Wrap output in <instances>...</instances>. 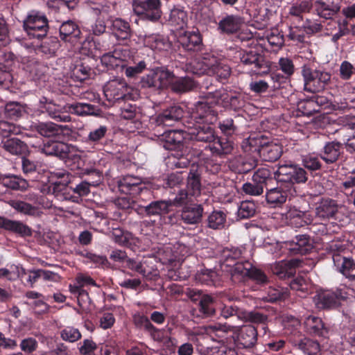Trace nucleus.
I'll return each instance as SVG.
<instances>
[{
    "label": "nucleus",
    "instance_id": "44",
    "mask_svg": "<svg viewBox=\"0 0 355 355\" xmlns=\"http://www.w3.org/2000/svg\"><path fill=\"white\" fill-rule=\"evenodd\" d=\"M217 303L216 299L210 295H206L200 303H198L199 312L205 318L213 317L216 315Z\"/></svg>",
    "mask_w": 355,
    "mask_h": 355
},
{
    "label": "nucleus",
    "instance_id": "64",
    "mask_svg": "<svg viewBox=\"0 0 355 355\" xmlns=\"http://www.w3.org/2000/svg\"><path fill=\"white\" fill-rule=\"evenodd\" d=\"M205 355H237L236 350L225 345L212 347Z\"/></svg>",
    "mask_w": 355,
    "mask_h": 355
},
{
    "label": "nucleus",
    "instance_id": "28",
    "mask_svg": "<svg viewBox=\"0 0 355 355\" xmlns=\"http://www.w3.org/2000/svg\"><path fill=\"white\" fill-rule=\"evenodd\" d=\"M33 129L42 137H51L60 135L64 130H69L67 125L55 124L53 122H38L33 125Z\"/></svg>",
    "mask_w": 355,
    "mask_h": 355
},
{
    "label": "nucleus",
    "instance_id": "8",
    "mask_svg": "<svg viewBox=\"0 0 355 355\" xmlns=\"http://www.w3.org/2000/svg\"><path fill=\"white\" fill-rule=\"evenodd\" d=\"M241 62L248 66H252L257 74H267L270 69V63L265 55L257 49H250L239 53Z\"/></svg>",
    "mask_w": 355,
    "mask_h": 355
},
{
    "label": "nucleus",
    "instance_id": "21",
    "mask_svg": "<svg viewBox=\"0 0 355 355\" xmlns=\"http://www.w3.org/2000/svg\"><path fill=\"white\" fill-rule=\"evenodd\" d=\"M343 144L337 141L326 142L320 151V158L327 164L336 162L343 153Z\"/></svg>",
    "mask_w": 355,
    "mask_h": 355
},
{
    "label": "nucleus",
    "instance_id": "62",
    "mask_svg": "<svg viewBox=\"0 0 355 355\" xmlns=\"http://www.w3.org/2000/svg\"><path fill=\"white\" fill-rule=\"evenodd\" d=\"M60 336L65 341L73 343L80 339L81 334L76 328L66 327L60 331Z\"/></svg>",
    "mask_w": 355,
    "mask_h": 355
},
{
    "label": "nucleus",
    "instance_id": "19",
    "mask_svg": "<svg viewBox=\"0 0 355 355\" xmlns=\"http://www.w3.org/2000/svg\"><path fill=\"white\" fill-rule=\"evenodd\" d=\"M180 45L189 52L200 51L202 49V39L200 32L197 31H187L178 38Z\"/></svg>",
    "mask_w": 355,
    "mask_h": 355
},
{
    "label": "nucleus",
    "instance_id": "47",
    "mask_svg": "<svg viewBox=\"0 0 355 355\" xmlns=\"http://www.w3.org/2000/svg\"><path fill=\"white\" fill-rule=\"evenodd\" d=\"M9 205L15 211L24 215L35 216L37 212V207L20 200H12L8 202Z\"/></svg>",
    "mask_w": 355,
    "mask_h": 355
},
{
    "label": "nucleus",
    "instance_id": "23",
    "mask_svg": "<svg viewBox=\"0 0 355 355\" xmlns=\"http://www.w3.org/2000/svg\"><path fill=\"white\" fill-rule=\"evenodd\" d=\"M0 228L15 233L21 237L31 236L32 229L21 220H15L0 216Z\"/></svg>",
    "mask_w": 355,
    "mask_h": 355
},
{
    "label": "nucleus",
    "instance_id": "35",
    "mask_svg": "<svg viewBox=\"0 0 355 355\" xmlns=\"http://www.w3.org/2000/svg\"><path fill=\"white\" fill-rule=\"evenodd\" d=\"M146 216H161L167 214L170 211V203L167 200H154L148 205H144L141 209Z\"/></svg>",
    "mask_w": 355,
    "mask_h": 355
},
{
    "label": "nucleus",
    "instance_id": "58",
    "mask_svg": "<svg viewBox=\"0 0 355 355\" xmlns=\"http://www.w3.org/2000/svg\"><path fill=\"white\" fill-rule=\"evenodd\" d=\"M60 47V42L56 37H49L40 46V51L46 55H53Z\"/></svg>",
    "mask_w": 355,
    "mask_h": 355
},
{
    "label": "nucleus",
    "instance_id": "42",
    "mask_svg": "<svg viewBox=\"0 0 355 355\" xmlns=\"http://www.w3.org/2000/svg\"><path fill=\"white\" fill-rule=\"evenodd\" d=\"M187 13L184 10V8L175 6L171 10L168 17V22L171 26H176L178 28H182L187 25Z\"/></svg>",
    "mask_w": 355,
    "mask_h": 355
},
{
    "label": "nucleus",
    "instance_id": "34",
    "mask_svg": "<svg viewBox=\"0 0 355 355\" xmlns=\"http://www.w3.org/2000/svg\"><path fill=\"white\" fill-rule=\"evenodd\" d=\"M244 253L245 248L243 247L225 248L221 254L222 266L231 268L245 258Z\"/></svg>",
    "mask_w": 355,
    "mask_h": 355
},
{
    "label": "nucleus",
    "instance_id": "46",
    "mask_svg": "<svg viewBox=\"0 0 355 355\" xmlns=\"http://www.w3.org/2000/svg\"><path fill=\"white\" fill-rule=\"evenodd\" d=\"M314 8L318 15L325 19H332L340 10L334 5L327 4L318 0L315 1Z\"/></svg>",
    "mask_w": 355,
    "mask_h": 355
},
{
    "label": "nucleus",
    "instance_id": "14",
    "mask_svg": "<svg viewBox=\"0 0 355 355\" xmlns=\"http://www.w3.org/2000/svg\"><path fill=\"white\" fill-rule=\"evenodd\" d=\"M204 207L202 204L190 202L185 205L180 210V220L187 225H198L203 218Z\"/></svg>",
    "mask_w": 355,
    "mask_h": 355
},
{
    "label": "nucleus",
    "instance_id": "50",
    "mask_svg": "<svg viewBox=\"0 0 355 355\" xmlns=\"http://www.w3.org/2000/svg\"><path fill=\"white\" fill-rule=\"evenodd\" d=\"M288 296L287 288L282 287L270 286L267 291V294L263 297V300L268 302H275L277 301L284 300Z\"/></svg>",
    "mask_w": 355,
    "mask_h": 355
},
{
    "label": "nucleus",
    "instance_id": "25",
    "mask_svg": "<svg viewBox=\"0 0 355 355\" xmlns=\"http://www.w3.org/2000/svg\"><path fill=\"white\" fill-rule=\"evenodd\" d=\"M304 325L306 331L313 336L326 337L329 332L322 318L313 315L305 317Z\"/></svg>",
    "mask_w": 355,
    "mask_h": 355
},
{
    "label": "nucleus",
    "instance_id": "1",
    "mask_svg": "<svg viewBox=\"0 0 355 355\" xmlns=\"http://www.w3.org/2000/svg\"><path fill=\"white\" fill-rule=\"evenodd\" d=\"M187 132L182 130H170L158 135L162 146L168 150L174 151L168 157V166L172 169L185 168L190 164V159L186 156Z\"/></svg>",
    "mask_w": 355,
    "mask_h": 355
},
{
    "label": "nucleus",
    "instance_id": "51",
    "mask_svg": "<svg viewBox=\"0 0 355 355\" xmlns=\"http://www.w3.org/2000/svg\"><path fill=\"white\" fill-rule=\"evenodd\" d=\"M171 85L173 91L177 93L187 92L195 87L194 81L189 77L180 78L176 80L173 79Z\"/></svg>",
    "mask_w": 355,
    "mask_h": 355
},
{
    "label": "nucleus",
    "instance_id": "10",
    "mask_svg": "<svg viewBox=\"0 0 355 355\" xmlns=\"http://www.w3.org/2000/svg\"><path fill=\"white\" fill-rule=\"evenodd\" d=\"M257 329L253 325L234 327L232 338L235 345L243 349L253 347L257 342Z\"/></svg>",
    "mask_w": 355,
    "mask_h": 355
},
{
    "label": "nucleus",
    "instance_id": "49",
    "mask_svg": "<svg viewBox=\"0 0 355 355\" xmlns=\"http://www.w3.org/2000/svg\"><path fill=\"white\" fill-rule=\"evenodd\" d=\"M234 327L227 323H214L206 326L205 330L207 334L214 335L218 338H224L229 332L234 331Z\"/></svg>",
    "mask_w": 355,
    "mask_h": 355
},
{
    "label": "nucleus",
    "instance_id": "54",
    "mask_svg": "<svg viewBox=\"0 0 355 355\" xmlns=\"http://www.w3.org/2000/svg\"><path fill=\"white\" fill-rule=\"evenodd\" d=\"M243 316L241 319H244L247 322L252 323L261 324L263 329L266 331L268 328L266 322L268 320V316L257 311H245L243 310Z\"/></svg>",
    "mask_w": 355,
    "mask_h": 355
},
{
    "label": "nucleus",
    "instance_id": "2",
    "mask_svg": "<svg viewBox=\"0 0 355 355\" xmlns=\"http://www.w3.org/2000/svg\"><path fill=\"white\" fill-rule=\"evenodd\" d=\"M241 146L245 152L257 151L265 162H275L283 153L281 144L270 141L263 135L248 137L242 142Z\"/></svg>",
    "mask_w": 355,
    "mask_h": 355
},
{
    "label": "nucleus",
    "instance_id": "20",
    "mask_svg": "<svg viewBox=\"0 0 355 355\" xmlns=\"http://www.w3.org/2000/svg\"><path fill=\"white\" fill-rule=\"evenodd\" d=\"M291 190L284 184L277 182V187L270 189L266 194V199L271 207H276L286 202Z\"/></svg>",
    "mask_w": 355,
    "mask_h": 355
},
{
    "label": "nucleus",
    "instance_id": "6",
    "mask_svg": "<svg viewBox=\"0 0 355 355\" xmlns=\"http://www.w3.org/2000/svg\"><path fill=\"white\" fill-rule=\"evenodd\" d=\"M23 28L30 39H42L48 32V19L37 11H31L23 21Z\"/></svg>",
    "mask_w": 355,
    "mask_h": 355
},
{
    "label": "nucleus",
    "instance_id": "5",
    "mask_svg": "<svg viewBox=\"0 0 355 355\" xmlns=\"http://www.w3.org/2000/svg\"><path fill=\"white\" fill-rule=\"evenodd\" d=\"M302 75L304 82V89L311 93L323 91L330 83L331 78L329 72L313 69L306 64L302 68Z\"/></svg>",
    "mask_w": 355,
    "mask_h": 355
},
{
    "label": "nucleus",
    "instance_id": "60",
    "mask_svg": "<svg viewBox=\"0 0 355 355\" xmlns=\"http://www.w3.org/2000/svg\"><path fill=\"white\" fill-rule=\"evenodd\" d=\"M96 184H93L89 180L81 181L80 183H73L70 185V190L73 193L76 194L78 197L86 196L90 192V186H96Z\"/></svg>",
    "mask_w": 355,
    "mask_h": 355
},
{
    "label": "nucleus",
    "instance_id": "53",
    "mask_svg": "<svg viewBox=\"0 0 355 355\" xmlns=\"http://www.w3.org/2000/svg\"><path fill=\"white\" fill-rule=\"evenodd\" d=\"M256 205L254 202L245 200L241 202L237 211V216L239 219H247L254 216Z\"/></svg>",
    "mask_w": 355,
    "mask_h": 355
},
{
    "label": "nucleus",
    "instance_id": "9",
    "mask_svg": "<svg viewBox=\"0 0 355 355\" xmlns=\"http://www.w3.org/2000/svg\"><path fill=\"white\" fill-rule=\"evenodd\" d=\"M132 88L122 78L110 80L104 88V94L110 102L129 100L132 97Z\"/></svg>",
    "mask_w": 355,
    "mask_h": 355
},
{
    "label": "nucleus",
    "instance_id": "40",
    "mask_svg": "<svg viewBox=\"0 0 355 355\" xmlns=\"http://www.w3.org/2000/svg\"><path fill=\"white\" fill-rule=\"evenodd\" d=\"M112 30L118 40H128L132 35L130 24L121 18H116L112 21Z\"/></svg>",
    "mask_w": 355,
    "mask_h": 355
},
{
    "label": "nucleus",
    "instance_id": "26",
    "mask_svg": "<svg viewBox=\"0 0 355 355\" xmlns=\"http://www.w3.org/2000/svg\"><path fill=\"white\" fill-rule=\"evenodd\" d=\"M300 261L298 259L290 261H282L271 266L272 272L279 279H286L293 276L296 272V268Z\"/></svg>",
    "mask_w": 355,
    "mask_h": 355
},
{
    "label": "nucleus",
    "instance_id": "24",
    "mask_svg": "<svg viewBox=\"0 0 355 355\" xmlns=\"http://www.w3.org/2000/svg\"><path fill=\"white\" fill-rule=\"evenodd\" d=\"M144 182L138 176L127 175L118 181L119 190L126 194L136 196L144 187Z\"/></svg>",
    "mask_w": 355,
    "mask_h": 355
},
{
    "label": "nucleus",
    "instance_id": "30",
    "mask_svg": "<svg viewBox=\"0 0 355 355\" xmlns=\"http://www.w3.org/2000/svg\"><path fill=\"white\" fill-rule=\"evenodd\" d=\"M239 116H226L223 113L218 114V128L222 134L227 137L235 135L239 130L237 119Z\"/></svg>",
    "mask_w": 355,
    "mask_h": 355
},
{
    "label": "nucleus",
    "instance_id": "56",
    "mask_svg": "<svg viewBox=\"0 0 355 355\" xmlns=\"http://www.w3.org/2000/svg\"><path fill=\"white\" fill-rule=\"evenodd\" d=\"M291 289L300 292L306 295L310 289L311 285L306 278L302 276L297 277L293 279L289 284Z\"/></svg>",
    "mask_w": 355,
    "mask_h": 355
},
{
    "label": "nucleus",
    "instance_id": "57",
    "mask_svg": "<svg viewBox=\"0 0 355 355\" xmlns=\"http://www.w3.org/2000/svg\"><path fill=\"white\" fill-rule=\"evenodd\" d=\"M137 195L138 206L141 209H144V205H148L155 199L153 192L146 187L145 183Z\"/></svg>",
    "mask_w": 355,
    "mask_h": 355
},
{
    "label": "nucleus",
    "instance_id": "22",
    "mask_svg": "<svg viewBox=\"0 0 355 355\" xmlns=\"http://www.w3.org/2000/svg\"><path fill=\"white\" fill-rule=\"evenodd\" d=\"M193 117L201 123H214L218 119V113L206 102H198Z\"/></svg>",
    "mask_w": 355,
    "mask_h": 355
},
{
    "label": "nucleus",
    "instance_id": "61",
    "mask_svg": "<svg viewBox=\"0 0 355 355\" xmlns=\"http://www.w3.org/2000/svg\"><path fill=\"white\" fill-rule=\"evenodd\" d=\"M139 114V109L135 103L125 102L121 107V116L127 120H130Z\"/></svg>",
    "mask_w": 355,
    "mask_h": 355
},
{
    "label": "nucleus",
    "instance_id": "32",
    "mask_svg": "<svg viewBox=\"0 0 355 355\" xmlns=\"http://www.w3.org/2000/svg\"><path fill=\"white\" fill-rule=\"evenodd\" d=\"M290 250L295 254H306L313 248V242L309 235L300 234L290 242Z\"/></svg>",
    "mask_w": 355,
    "mask_h": 355
},
{
    "label": "nucleus",
    "instance_id": "63",
    "mask_svg": "<svg viewBox=\"0 0 355 355\" xmlns=\"http://www.w3.org/2000/svg\"><path fill=\"white\" fill-rule=\"evenodd\" d=\"M311 9V4L308 1H302L299 3L293 4L290 10L289 14L292 16L302 19V14L308 12Z\"/></svg>",
    "mask_w": 355,
    "mask_h": 355
},
{
    "label": "nucleus",
    "instance_id": "59",
    "mask_svg": "<svg viewBox=\"0 0 355 355\" xmlns=\"http://www.w3.org/2000/svg\"><path fill=\"white\" fill-rule=\"evenodd\" d=\"M25 112L23 105L17 102L8 103L5 106V113L10 119H17Z\"/></svg>",
    "mask_w": 355,
    "mask_h": 355
},
{
    "label": "nucleus",
    "instance_id": "15",
    "mask_svg": "<svg viewBox=\"0 0 355 355\" xmlns=\"http://www.w3.org/2000/svg\"><path fill=\"white\" fill-rule=\"evenodd\" d=\"M212 123H201L200 121H196L193 126L190 127L188 136L191 140L199 142L211 143L216 139L215 131L211 125Z\"/></svg>",
    "mask_w": 355,
    "mask_h": 355
},
{
    "label": "nucleus",
    "instance_id": "27",
    "mask_svg": "<svg viewBox=\"0 0 355 355\" xmlns=\"http://www.w3.org/2000/svg\"><path fill=\"white\" fill-rule=\"evenodd\" d=\"M40 150L46 155L64 159L69 153V146L64 142L50 140L40 146Z\"/></svg>",
    "mask_w": 355,
    "mask_h": 355
},
{
    "label": "nucleus",
    "instance_id": "18",
    "mask_svg": "<svg viewBox=\"0 0 355 355\" xmlns=\"http://www.w3.org/2000/svg\"><path fill=\"white\" fill-rule=\"evenodd\" d=\"M202 171L198 164H193L186 180V189L191 196L196 198L201 195L202 191Z\"/></svg>",
    "mask_w": 355,
    "mask_h": 355
},
{
    "label": "nucleus",
    "instance_id": "17",
    "mask_svg": "<svg viewBox=\"0 0 355 355\" xmlns=\"http://www.w3.org/2000/svg\"><path fill=\"white\" fill-rule=\"evenodd\" d=\"M332 259L337 270L349 281H355V259L334 253Z\"/></svg>",
    "mask_w": 355,
    "mask_h": 355
},
{
    "label": "nucleus",
    "instance_id": "39",
    "mask_svg": "<svg viewBox=\"0 0 355 355\" xmlns=\"http://www.w3.org/2000/svg\"><path fill=\"white\" fill-rule=\"evenodd\" d=\"M252 264L245 258L235 263L230 268V274L234 281L243 282L248 278Z\"/></svg>",
    "mask_w": 355,
    "mask_h": 355
},
{
    "label": "nucleus",
    "instance_id": "16",
    "mask_svg": "<svg viewBox=\"0 0 355 355\" xmlns=\"http://www.w3.org/2000/svg\"><path fill=\"white\" fill-rule=\"evenodd\" d=\"M183 116V109L178 105H173L158 114L155 119V123L157 126H172L181 120Z\"/></svg>",
    "mask_w": 355,
    "mask_h": 355
},
{
    "label": "nucleus",
    "instance_id": "36",
    "mask_svg": "<svg viewBox=\"0 0 355 355\" xmlns=\"http://www.w3.org/2000/svg\"><path fill=\"white\" fill-rule=\"evenodd\" d=\"M59 32L62 40L71 42L79 39L81 34L78 26L71 20L63 22L60 26Z\"/></svg>",
    "mask_w": 355,
    "mask_h": 355
},
{
    "label": "nucleus",
    "instance_id": "45",
    "mask_svg": "<svg viewBox=\"0 0 355 355\" xmlns=\"http://www.w3.org/2000/svg\"><path fill=\"white\" fill-rule=\"evenodd\" d=\"M226 214L220 210L213 211L207 217V227L213 230H221L226 223Z\"/></svg>",
    "mask_w": 355,
    "mask_h": 355
},
{
    "label": "nucleus",
    "instance_id": "48",
    "mask_svg": "<svg viewBox=\"0 0 355 355\" xmlns=\"http://www.w3.org/2000/svg\"><path fill=\"white\" fill-rule=\"evenodd\" d=\"M234 149V142L227 138H219L211 148L214 154L218 156L229 155Z\"/></svg>",
    "mask_w": 355,
    "mask_h": 355
},
{
    "label": "nucleus",
    "instance_id": "29",
    "mask_svg": "<svg viewBox=\"0 0 355 355\" xmlns=\"http://www.w3.org/2000/svg\"><path fill=\"white\" fill-rule=\"evenodd\" d=\"M243 23V18L236 15H227L218 24V29L227 35L236 33Z\"/></svg>",
    "mask_w": 355,
    "mask_h": 355
},
{
    "label": "nucleus",
    "instance_id": "3",
    "mask_svg": "<svg viewBox=\"0 0 355 355\" xmlns=\"http://www.w3.org/2000/svg\"><path fill=\"white\" fill-rule=\"evenodd\" d=\"M174 78L173 72L166 67H155L141 78L139 85L144 89L160 92L168 88Z\"/></svg>",
    "mask_w": 355,
    "mask_h": 355
},
{
    "label": "nucleus",
    "instance_id": "12",
    "mask_svg": "<svg viewBox=\"0 0 355 355\" xmlns=\"http://www.w3.org/2000/svg\"><path fill=\"white\" fill-rule=\"evenodd\" d=\"M342 296L341 291H322L313 297V302L317 309L320 310L331 309L337 307Z\"/></svg>",
    "mask_w": 355,
    "mask_h": 355
},
{
    "label": "nucleus",
    "instance_id": "4",
    "mask_svg": "<svg viewBox=\"0 0 355 355\" xmlns=\"http://www.w3.org/2000/svg\"><path fill=\"white\" fill-rule=\"evenodd\" d=\"M274 178L277 182L284 184L292 190L294 184L306 183L309 173L304 168L295 164H279L277 170L274 173Z\"/></svg>",
    "mask_w": 355,
    "mask_h": 355
},
{
    "label": "nucleus",
    "instance_id": "31",
    "mask_svg": "<svg viewBox=\"0 0 355 355\" xmlns=\"http://www.w3.org/2000/svg\"><path fill=\"white\" fill-rule=\"evenodd\" d=\"M291 342L293 347L301 350L306 355H318L320 347L318 342L310 338L302 337L293 338Z\"/></svg>",
    "mask_w": 355,
    "mask_h": 355
},
{
    "label": "nucleus",
    "instance_id": "41",
    "mask_svg": "<svg viewBox=\"0 0 355 355\" xmlns=\"http://www.w3.org/2000/svg\"><path fill=\"white\" fill-rule=\"evenodd\" d=\"M2 148L12 155H24L28 150L27 144L17 138L8 139L2 142Z\"/></svg>",
    "mask_w": 355,
    "mask_h": 355
},
{
    "label": "nucleus",
    "instance_id": "52",
    "mask_svg": "<svg viewBox=\"0 0 355 355\" xmlns=\"http://www.w3.org/2000/svg\"><path fill=\"white\" fill-rule=\"evenodd\" d=\"M272 175L270 170L267 168H260L253 174L252 180L262 186L263 188L269 182L272 181Z\"/></svg>",
    "mask_w": 355,
    "mask_h": 355
},
{
    "label": "nucleus",
    "instance_id": "55",
    "mask_svg": "<svg viewBox=\"0 0 355 355\" xmlns=\"http://www.w3.org/2000/svg\"><path fill=\"white\" fill-rule=\"evenodd\" d=\"M190 192L186 189H180L175 197L172 200H167L170 203V207L172 206L175 207H184L185 205H189L190 202H193Z\"/></svg>",
    "mask_w": 355,
    "mask_h": 355
},
{
    "label": "nucleus",
    "instance_id": "11",
    "mask_svg": "<svg viewBox=\"0 0 355 355\" xmlns=\"http://www.w3.org/2000/svg\"><path fill=\"white\" fill-rule=\"evenodd\" d=\"M192 68V73L194 74L200 75L208 71V73H212L216 75L220 81L227 80L231 73L230 67L228 65L216 61L210 67L204 62H194Z\"/></svg>",
    "mask_w": 355,
    "mask_h": 355
},
{
    "label": "nucleus",
    "instance_id": "43",
    "mask_svg": "<svg viewBox=\"0 0 355 355\" xmlns=\"http://www.w3.org/2000/svg\"><path fill=\"white\" fill-rule=\"evenodd\" d=\"M257 165V159L252 157H240L232 164L235 171L238 173H247L254 169Z\"/></svg>",
    "mask_w": 355,
    "mask_h": 355
},
{
    "label": "nucleus",
    "instance_id": "7",
    "mask_svg": "<svg viewBox=\"0 0 355 355\" xmlns=\"http://www.w3.org/2000/svg\"><path fill=\"white\" fill-rule=\"evenodd\" d=\"M162 3L160 0H144L135 1L133 12L140 19L157 22L162 17Z\"/></svg>",
    "mask_w": 355,
    "mask_h": 355
},
{
    "label": "nucleus",
    "instance_id": "38",
    "mask_svg": "<svg viewBox=\"0 0 355 355\" xmlns=\"http://www.w3.org/2000/svg\"><path fill=\"white\" fill-rule=\"evenodd\" d=\"M0 184L12 190L25 191L28 187L25 179L10 173L0 174Z\"/></svg>",
    "mask_w": 355,
    "mask_h": 355
},
{
    "label": "nucleus",
    "instance_id": "13",
    "mask_svg": "<svg viewBox=\"0 0 355 355\" xmlns=\"http://www.w3.org/2000/svg\"><path fill=\"white\" fill-rule=\"evenodd\" d=\"M40 103L43 112L47 113L48 116L55 121L70 122L71 121L70 114H68L67 104L62 106L49 101L45 97L40 99Z\"/></svg>",
    "mask_w": 355,
    "mask_h": 355
},
{
    "label": "nucleus",
    "instance_id": "33",
    "mask_svg": "<svg viewBox=\"0 0 355 355\" xmlns=\"http://www.w3.org/2000/svg\"><path fill=\"white\" fill-rule=\"evenodd\" d=\"M339 205L335 200L322 198L315 209L316 215L322 219L335 217L338 211Z\"/></svg>",
    "mask_w": 355,
    "mask_h": 355
},
{
    "label": "nucleus",
    "instance_id": "37",
    "mask_svg": "<svg viewBox=\"0 0 355 355\" xmlns=\"http://www.w3.org/2000/svg\"><path fill=\"white\" fill-rule=\"evenodd\" d=\"M67 111L68 114L72 113L83 116L89 115L98 116L101 113V110L98 106L83 103L67 104Z\"/></svg>",
    "mask_w": 355,
    "mask_h": 355
}]
</instances>
